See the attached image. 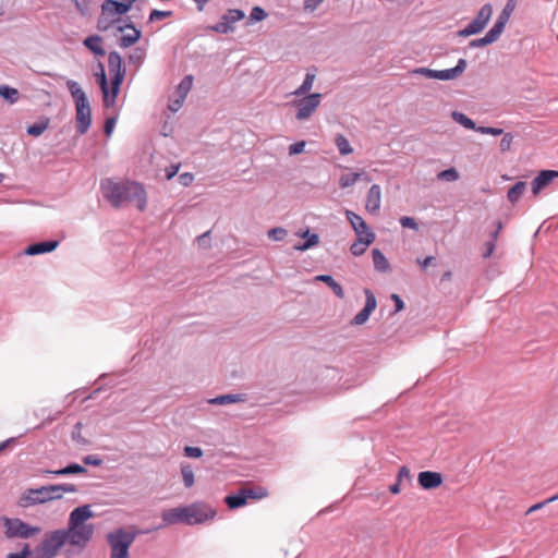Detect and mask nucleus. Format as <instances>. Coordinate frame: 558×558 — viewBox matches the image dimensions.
Here are the masks:
<instances>
[{"label": "nucleus", "instance_id": "1", "mask_svg": "<svg viewBox=\"0 0 558 558\" xmlns=\"http://www.w3.org/2000/svg\"><path fill=\"white\" fill-rule=\"evenodd\" d=\"M104 197L114 208H120L124 204L136 202L138 210L144 211L147 205V194L144 186L135 181L108 178L100 184Z\"/></svg>", "mask_w": 558, "mask_h": 558}, {"label": "nucleus", "instance_id": "2", "mask_svg": "<svg viewBox=\"0 0 558 558\" xmlns=\"http://www.w3.org/2000/svg\"><path fill=\"white\" fill-rule=\"evenodd\" d=\"M215 515V510L203 504L195 502L189 506H182L163 510L161 513V519L166 524L169 525L178 523L195 525L214 519Z\"/></svg>", "mask_w": 558, "mask_h": 558}, {"label": "nucleus", "instance_id": "3", "mask_svg": "<svg viewBox=\"0 0 558 558\" xmlns=\"http://www.w3.org/2000/svg\"><path fill=\"white\" fill-rule=\"evenodd\" d=\"M136 0H105L101 4V12L97 20V29L99 32H107L117 22L119 17L126 14L133 7Z\"/></svg>", "mask_w": 558, "mask_h": 558}, {"label": "nucleus", "instance_id": "4", "mask_svg": "<svg viewBox=\"0 0 558 558\" xmlns=\"http://www.w3.org/2000/svg\"><path fill=\"white\" fill-rule=\"evenodd\" d=\"M138 532L118 527L106 535L110 547V558H130V547L134 543Z\"/></svg>", "mask_w": 558, "mask_h": 558}, {"label": "nucleus", "instance_id": "5", "mask_svg": "<svg viewBox=\"0 0 558 558\" xmlns=\"http://www.w3.org/2000/svg\"><path fill=\"white\" fill-rule=\"evenodd\" d=\"M351 227L356 233V240L351 243V254L362 255L366 248L375 241V233L369 230L365 220L351 211Z\"/></svg>", "mask_w": 558, "mask_h": 558}, {"label": "nucleus", "instance_id": "6", "mask_svg": "<svg viewBox=\"0 0 558 558\" xmlns=\"http://www.w3.org/2000/svg\"><path fill=\"white\" fill-rule=\"evenodd\" d=\"M58 499H61V494H58L57 485L51 484L39 488H27L20 497L19 505L27 508Z\"/></svg>", "mask_w": 558, "mask_h": 558}, {"label": "nucleus", "instance_id": "7", "mask_svg": "<svg viewBox=\"0 0 558 558\" xmlns=\"http://www.w3.org/2000/svg\"><path fill=\"white\" fill-rule=\"evenodd\" d=\"M4 534L8 538H31L41 532L40 526L31 525L19 518H4Z\"/></svg>", "mask_w": 558, "mask_h": 558}, {"label": "nucleus", "instance_id": "8", "mask_svg": "<svg viewBox=\"0 0 558 558\" xmlns=\"http://www.w3.org/2000/svg\"><path fill=\"white\" fill-rule=\"evenodd\" d=\"M468 65L465 59H459L457 65L446 70H432L428 68H416L412 71L413 74H420L427 78L451 81L463 74Z\"/></svg>", "mask_w": 558, "mask_h": 558}, {"label": "nucleus", "instance_id": "9", "mask_svg": "<svg viewBox=\"0 0 558 558\" xmlns=\"http://www.w3.org/2000/svg\"><path fill=\"white\" fill-rule=\"evenodd\" d=\"M66 535V542L70 545L77 547L83 550L87 544L92 541L94 535V524H87L85 526H78L72 530L71 527L62 529Z\"/></svg>", "mask_w": 558, "mask_h": 558}, {"label": "nucleus", "instance_id": "10", "mask_svg": "<svg viewBox=\"0 0 558 558\" xmlns=\"http://www.w3.org/2000/svg\"><path fill=\"white\" fill-rule=\"evenodd\" d=\"M66 535L63 533L62 529L54 530L51 532H47L39 543L41 549L46 551V555H50L54 558L59 550L65 545Z\"/></svg>", "mask_w": 558, "mask_h": 558}, {"label": "nucleus", "instance_id": "11", "mask_svg": "<svg viewBox=\"0 0 558 558\" xmlns=\"http://www.w3.org/2000/svg\"><path fill=\"white\" fill-rule=\"evenodd\" d=\"M245 17L244 11L240 9H229L222 16L221 21L208 27V29L218 34H228L234 31L233 23Z\"/></svg>", "mask_w": 558, "mask_h": 558}, {"label": "nucleus", "instance_id": "12", "mask_svg": "<svg viewBox=\"0 0 558 558\" xmlns=\"http://www.w3.org/2000/svg\"><path fill=\"white\" fill-rule=\"evenodd\" d=\"M320 98L322 94L314 93L295 101V106L298 107L295 118L300 121L310 118L319 106Z\"/></svg>", "mask_w": 558, "mask_h": 558}, {"label": "nucleus", "instance_id": "13", "mask_svg": "<svg viewBox=\"0 0 558 558\" xmlns=\"http://www.w3.org/2000/svg\"><path fill=\"white\" fill-rule=\"evenodd\" d=\"M76 113V131L80 135H84L92 124V109L89 101L87 104L75 105Z\"/></svg>", "mask_w": 558, "mask_h": 558}, {"label": "nucleus", "instance_id": "14", "mask_svg": "<svg viewBox=\"0 0 558 558\" xmlns=\"http://www.w3.org/2000/svg\"><path fill=\"white\" fill-rule=\"evenodd\" d=\"M94 512L89 505H83L73 509L69 515L68 526L74 530L78 526H85L87 520L94 518Z\"/></svg>", "mask_w": 558, "mask_h": 558}, {"label": "nucleus", "instance_id": "15", "mask_svg": "<svg viewBox=\"0 0 558 558\" xmlns=\"http://www.w3.org/2000/svg\"><path fill=\"white\" fill-rule=\"evenodd\" d=\"M364 294L366 298L365 305H364L363 310L360 311L351 319V325H363L364 323H366L367 319L369 318L371 314L377 306V301H376L375 294L373 293L372 290H369L367 288L364 289Z\"/></svg>", "mask_w": 558, "mask_h": 558}, {"label": "nucleus", "instance_id": "16", "mask_svg": "<svg viewBox=\"0 0 558 558\" xmlns=\"http://www.w3.org/2000/svg\"><path fill=\"white\" fill-rule=\"evenodd\" d=\"M444 482L442 475L439 472L422 471L418 473L417 483L426 490L439 487Z\"/></svg>", "mask_w": 558, "mask_h": 558}, {"label": "nucleus", "instance_id": "17", "mask_svg": "<svg viewBox=\"0 0 558 558\" xmlns=\"http://www.w3.org/2000/svg\"><path fill=\"white\" fill-rule=\"evenodd\" d=\"M492 14L493 7L492 4L486 3L481 8L477 15L468 25L475 34H478L485 28V26L487 25L488 21L492 17Z\"/></svg>", "mask_w": 558, "mask_h": 558}, {"label": "nucleus", "instance_id": "18", "mask_svg": "<svg viewBox=\"0 0 558 558\" xmlns=\"http://www.w3.org/2000/svg\"><path fill=\"white\" fill-rule=\"evenodd\" d=\"M295 234L296 236L304 239L303 243H298L293 246L295 251L305 252L315 247L319 243V235L312 232L310 228L301 229Z\"/></svg>", "mask_w": 558, "mask_h": 558}, {"label": "nucleus", "instance_id": "19", "mask_svg": "<svg viewBox=\"0 0 558 558\" xmlns=\"http://www.w3.org/2000/svg\"><path fill=\"white\" fill-rule=\"evenodd\" d=\"M556 178H558L557 170H542L532 181V193L534 195H537L544 187L548 186Z\"/></svg>", "mask_w": 558, "mask_h": 558}, {"label": "nucleus", "instance_id": "20", "mask_svg": "<svg viewBox=\"0 0 558 558\" xmlns=\"http://www.w3.org/2000/svg\"><path fill=\"white\" fill-rule=\"evenodd\" d=\"M59 245L57 240H48L29 244L25 250L24 254L27 256H35L39 254H46L54 251Z\"/></svg>", "mask_w": 558, "mask_h": 558}, {"label": "nucleus", "instance_id": "21", "mask_svg": "<svg viewBox=\"0 0 558 558\" xmlns=\"http://www.w3.org/2000/svg\"><path fill=\"white\" fill-rule=\"evenodd\" d=\"M381 190L378 184H373L366 195L365 208L369 214H377L380 208Z\"/></svg>", "mask_w": 558, "mask_h": 558}, {"label": "nucleus", "instance_id": "22", "mask_svg": "<svg viewBox=\"0 0 558 558\" xmlns=\"http://www.w3.org/2000/svg\"><path fill=\"white\" fill-rule=\"evenodd\" d=\"M88 470L77 463H70L66 466L59 470H44L43 474L49 476H64V475H73V474H86Z\"/></svg>", "mask_w": 558, "mask_h": 558}, {"label": "nucleus", "instance_id": "23", "mask_svg": "<svg viewBox=\"0 0 558 558\" xmlns=\"http://www.w3.org/2000/svg\"><path fill=\"white\" fill-rule=\"evenodd\" d=\"M101 43L102 38L99 35H90L84 39L83 45L94 54L104 57L107 52L101 46Z\"/></svg>", "mask_w": 558, "mask_h": 558}, {"label": "nucleus", "instance_id": "24", "mask_svg": "<svg viewBox=\"0 0 558 558\" xmlns=\"http://www.w3.org/2000/svg\"><path fill=\"white\" fill-rule=\"evenodd\" d=\"M244 400H245V398H244V395H242V393H227V395H221V396H217L215 398L209 399L208 403H210L213 405H226V404L242 402Z\"/></svg>", "mask_w": 558, "mask_h": 558}, {"label": "nucleus", "instance_id": "25", "mask_svg": "<svg viewBox=\"0 0 558 558\" xmlns=\"http://www.w3.org/2000/svg\"><path fill=\"white\" fill-rule=\"evenodd\" d=\"M108 66L110 73H123L125 66L121 54L118 51H110L108 54Z\"/></svg>", "mask_w": 558, "mask_h": 558}, {"label": "nucleus", "instance_id": "26", "mask_svg": "<svg viewBox=\"0 0 558 558\" xmlns=\"http://www.w3.org/2000/svg\"><path fill=\"white\" fill-rule=\"evenodd\" d=\"M374 267L377 271L387 272L390 270V264L379 248L372 251Z\"/></svg>", "mask_w": 558, "mask_h": 558}, {"label": "nucleus", "instance_id": "27", "mask_svg": "<svg viewBox=\"0 0 558 558\" xmlns=\"http://www.w3.org/2000/svg\"><path fill=\"white\" fill-rule=\"evenodd\" d=\"M225 502L229 509H238L247 504L245 495L241 488L238 493L226 496Z\"/></svg>", "mask_w": 558, "mask_h": 558}, {"label": "nucleus", "instance_id": "28", "mask_svg": "<svg viewBox=\"0 0 558 558\" xmlns=\"http://www.w3.org/2000/svg\"><path fill=\"white\" fill-rule=\"evenodd\" d=\"M315 280L325 282L338 298H344L342 287L330 275H318Z\"/></svg>", "mask_w": 558, "mask_h": 558}, {"label": "nucleus", "instance_id": "29", "mask_svg": "<svg viewBox=\"0 0 558 558\" xmlns=\"http://www.w3.org/2000/svg\"><path fill=\"white\" fill-rule=\"evenodd\" d=\"M50 120L48 118H41L38 122L31 124L26 129V133L31 136H40L49 126Z\"/></svg>", "mask_w": 558, "mask_h": 558}, {"label": "nucleus", "instance_id": "30", "mask_svg": "<svg viewBox=\"0 0 558 558\" xmlns=\"http://www.w3.org/2000/svg\"><path fill=\"white\" fill-rule=\"evenodd\" d=\"M526 189V183L524 181H518L513 186H511L507 193V197L511 204H515L522 196Z\"/></svg>", "mask_w": 558, "mask_h": 558}, {"label": "nucleus", "instance_id": "31", "mask_svg": "<svg viewBox=\"0 0 558 558\" xmlns=\"http://www.w3.org/2000/svg\"><path fill=\"white\" fill-rule=\"evenodd\" d=\"M142 37L141 29H134L132 34H125L120 37L118 45L120 48L126 49L135 45Z\"/></svg>", "mask_w": 558, "mask_h": 558}, {"label": "nucleus", "instance_id": "32", "mask_svg": "<svg viewBox=\"0 0 558 558\" xmlns=\"http://www.w3.org/2000/svg\"><path fill=\"white\" fill-rule=\"evenodd\" d=\"M181 475L183 478L184 487L190 488L194 485L195 478H194V471L191 464L186 462H182L180 464Z\"/></svg>", "mask_w": 558, "mask_h": 558}, {"label": "nucleus", "instance_id": "33", "mask_svg": "<svg viewBox=\"0 0 558 558\" xmlns=\"http://www.w3.org/2000/svg\"><path fill=\"white\" fill-rule=\"evenodd\" d=\"M0 96L9 104H15L20 98V93L9 85H0Z\"/></svg>", "mask_w": 558, "mask_h": 558}, {"label": "nucleus", "instance_id": "34", "mask_svg": "<svg viewBox=\"0 0 558 558\" xmlns=\"http://www.w3.org/2000/svg\"><path fill=\"white\" fill-rule=\"evenodd\" d=\"M314 81L315 73L307 72L305 74L303 83L293 92V94L295 96H303L307 94L312 89Z\"/></svg>", "mask_w": 558, "mask_h": 558}, {"label": "nucleus", "instance_id": "35", "mask_svg": "<svg viewBox=\"0 0 558 558\" xmlns=\"http://www.w3.org/2000/svg\"><path fill=\"white\" fill-rule=\"evenodd\" d=\"M241 489H242V492L245 495L246 501L248 499L257 500V499L264 498V497H266L268 495L267 489L262 487V486H257V487H254V488L243 487Z\"/></svg>", "mask_w": 558, "mask_h": 558}, {"label": "nucleus", "instance_id": "36", "mask_svg": "<svg viewBox=\"0 0 558 558\" xmlns=\"http://www.w3.org/2000/svg\"><path fill=\"white\" fill-rule=\"evenodd\" d=\"M193 80L194 77L192 74L185 75L177 87V95L186 99L187 94L190 93L193 86Z\"/></svg>", "mask_w": 558, "mask_h": 558}, {"label": "nucleus", "instance_id": "37", "mask_svg": "<svg viewBox=\"0 0 558 558\" xmlns=\"http://www.w3.org/2000/svg\"><path fill=\"white\" fill-rule=\"evenodd\" d=\"M452 118L456 122L460 123L461 125H463L465 129H469V130H474L476 131V129L478 126H476L475 122L470 119L469 117H466L464 113L462 112H458V111H454L452 113Z\"/></svg>", "mask_w": 558, "mask_h": 558}, {"label": "nucleus", "instance_id": "38", "mask_svg": "<svg viewBox=\"0 0 558 558\" xmlns=\"http://www.w3.org/2000/svg\"><path fill=\"white\" fill-rule=\"evenodd\" d=\"M102 93V104L105 108H111L116 105L119 93H114L109 88V85L105 89H100Z\"/></svg>", "mask_w": 558, "mask_h": 558}, {"label": "nucleus", "instance_id": "39", "mask_svg": "<svg viewBox=\"0 0 558 558\" xmlns=\"http://www.w3.org/2000/svg\"><path fill=\"white\" fill-rule=\"evenodd\" d=\"M506 22L497 17L493 27L486 33L488 37L495 43L505 29Z\"/></svg>", "mask_w": 558, "mask_h": 558}, {"label": "nucleus", "instance_id": "40", "mask_svg": "<svg viewBox=\"0 0 558 558\" xmlns=\"http://www.w3.org/2000/svg\"><path fill=\"white\" fill-rule=\"evenodd\" d=\"M458 179H459V172L453 167L442 170L437 173V180H439V181L453 182V181H457Z\"/></svg>", "mask_w": 558, "mask_h": 558}, {"label": "nucleus", "instance_id": "41", "mask_svg": "<svg viewBox=\"0 0 558 558\" xmlns=\"http://www.w3.org/2000/svg\"><path fill=\"white\" fill-rule=\"evenodd\" d=\"M96 77V82L99 85L100 89H105L106 86H108V78L106 75L105 66L101 62H98L97 70L94 73Z\"/></svg>", "mask_w": 558, "mask_h": 558}, {"label": "nucleus", "instance_id": "42", "mask_svg": "<svg viewBox=\"0 0 558 558\" xmlns=\"http://www.w3.org/2000/svg\"><path fill=\"white\" fill-rule=\"evenodd\" d=\"M267 235L270 240L279 242L287 238L288 231L283 227H275L268 230Z\"/></svg>", "mask_w": 558, "mask_h": 558}, {"label": "nucleus", "instance_id": "43", "mask_svg": "<svg viewBox=\"0 0 558 558\" xmlns=\"http://www.w3.org/2000/svg\"><path fill=\"white\" fill-rule=\"evenodd\" d=\"M82 428H83V424L81 422H77L73 426V429H72V433H71V437L77 444H80L82 446H86V445L89 444V441L85 437L82 436Z\"/></svg>", "mask_w": 558, "mask_h": 558}, {"label": "nucleus", "instance_id": "44", "mask_svg": "<svg viewBox=\"0 0 558 558\" xmlns=\"http://www.w3.org/2000/svg\"><path fill=\"white\" fill-rule=\"evenodd\" d=\"M267 12L262 7L256 5L251 10L248 23L264 21L267 17Z\"/></svg>", "mask_w": 558, "mask_h": 558}, {"label": "nucleus", "instance_id": "45", "mask_svg": "<svg viewBox=\"0 0 558 558\" xmlns=\"http://www.w3.org/2000/svg\"><path fill=\"white\" fill-rule=\"evenodd\" d=\"M128 59L131 64H141L145 59V50L143 48L136 47L129 54Z\"/></svg>", "mask_w": 558, "mask_h": 558}, {"label": "nucleus", "instance_id": "46", "mask_svg": "<svg viewBox=\"0 0 558 558\" xmlns=\"http://www.w3.org/2000/svg\"><path fill=\"white\" fill-rule=\"evenodd\" d=\"M125 76V72L123 73H111V90L114 93H120L121 84L123 83Z\"/></svg>", "mask_w": 558, "mask_h": 558}, {"label": "nucleus", "instance_id": "47", "mask_svg": "<svg viewBox=\"0 0 558 558\" xmlns=\"http://www.w3.org/2000/svg\"><path fill=\"white\" fill-rule=\"evenodd\" d=\"M184 456L187 458L198 459L203 457L204 451L201 447L185 446L183 449Z\"/></svg>", "mask_w": 558, "mask_h": 558}, {"label": "nucleus", "instance_id": "48", "mask_svg": "<svg viewBox=\"0 0 558 558\" xmlns=\"http://www.w3.org/2000/svg\"><path fill=\"white\" fill-rule=\"evenodd\" d=\"M513 1L514 0H508L507 4L505 5V8L502 9L501 13L498 15V19L499 20H502L505 21L506 23H508L509 19H510V15L514 9V4H513Z\"/></svg>", "mask_w": 558, "mask_h": 558}, {"label": "nucleus", "instance_id": "49", "mask_svg": "<svg viewBox=\"0 0 558 558\" xmlns=\"http://www.w3.org/2000/svg\"><path fill=\"white\" fill-rule=\"evenodd\" d=\"M336 144L341 155H349V141L343 135L336 137Z\"/></svg>", "mask_w": 558, "mask_h": 558}, {"label": "nucleus", "instance_id": "50", "mask_svg": "<svg viewBox=\"0 0 558 558\" xmlns=\"http://www.w3.org/2000/svg\"><path fill=\"white\" fill-rule=\"evenodd\" d=\"M512 141H513V135L511 133H504V136L499 144L501 153H506V151L510 150Z\"/></svg>", "mask_w": 558, "mask_h": 558}, {"label": "nucleus", "instance_id": "51", "mask_svg": "<svg viewBox=\"0 0 558 558\" xmlns=\"http://www.w3.org/2000/svg\"><path fill=\"white\" fill-rule=\"evenodd\" d=\"M494 41L486 34L482 38L473 39L469 43V48H480L493 44Z\"/></svg>", "mask_w": 558, "mask_h": 558}, {"label": "nucleus", "instance_id": "52", "mask_svg": "<svg viewBox=\"0 0 558 558\" xmlns=\"http://www.w3.org/2000/svg\"><path fill=\"white\" fill-rule=\"evenodd\" d=\"M171 15H172V11L153 10L149 14V21L155 22V21L163 20Z\"/></svg>", "mask_w": 558, "mask_h": 558}, {"label": "nucleus", "instance_id": "53", "mask_svg": "<svg viewBox=\"0 0 558 558\" xmlns=\"http://www.w3.org/2000/svg\"><path fill=\"white\" fill-rule=\"evenodd\" d=\"M184 101H185V98L177 95V97L174 99H170L168 109L172 112H177L182 108Z\"/></svg>", "mask_w": 558, "mask_h": 558}, {"label": "nucleus", "instance_id": "54", "mask_svg": "<svg viewBox=\"0 0 558 558\" xmlns=\"http://www.w3.org/2000/svg\"><path fill=\"white\" fill-rule=\"evenodd\" d=\"M476 132H478L481 134H489V135H494V136H499V135L504 134L502 129L492 128V126H478L476 129Z\"/></svg>", "mask_w": 558, "mask_h": 558}, {"label": "nucleus", "instance_id": "55", "mask_svg": "<svg viewBox=\"0 0 558 558\" xmlns=\"http://www.w3.org/2000/svg\"><path fill=\"white\" fill-rule=\"evenodd\" d=\"M71 96L73 97L75 105L87 104L89 101L82 87L73 92Z\"/></svg>", "mask_w": 558, "mask_h": 558}, {"label": "nucleus", "instance_id": "56", "mask_svg": "<svg viewBox=\"0 0 558 558\" xmlns=\"http://www.w3.org/2000/svg\"><path fill=\"white\" fill-rule=\"evenodd\" d=\"M83 462L86 465L100 466L104 461L98 454H88L83 458Z\"/></svg>", "mask_w": 558, "mask_h": 558}, {"label": "nucleus", "instance_id": "57", "mask_svg": "<svg viewBox=\"0 0 558 558\" xmlns=\"http://www.w3.org/2000/svg\"><path fill=\"white\" fill-rule=\"evenodd\" d=\"M400 225L403 227V228H410L414 231H417L418 230V225L417 222L415 221L414 218L412 217H409V216H403L400 218Z\"/></svg>", "mask_w": 558, "mask_h": 558}, {"label": "nucleus", "instance_id": "58", "mask_svg": "<svg viewBox=\"0 0 558 558\" xmlns=\"http://www.w3.org/2000/svg\"><path fill=\"white\" fill-rule=\"evenodd\" d=\"M557 499H558V494L553 496V497H550V498H548V499H546V500H544V501H542V502H538V504H535V505L531 506L526 510L525 514H530V513H532L534 511H537V510L542 509L543 507H545L546 505H548V504H550V502H553V501H555Z\"/></svg>", "mask_w": 558, "mask_h": 558}, {"label": "nucleus", "instance_id": "59", "mask_svg": "<svg viewBox=\"0 0 558 558\" xmlns=\"http://www.w3.org/2000/svg\"><path fill=\"white\" fill-rule=\"evenodd\" d=\"M58 494H61V497L64 493H76L77 486L74 484L65 483V484H56Z\"/></svg>", "mask_w": 558, "mask_h": 558}, {"label": "nucleus", "instance_id": "60", "mask_svg": "<svg viewBox=\"0 0 558 558\" xmlns=\"http://www.w3.org/2000/svg\"><path fill=\"white\" fill-rule=\"evenodd\" d=\"M116 123H117L116 117H109L106 119L105 124H104V132L107 136H110L112 134Z\"/></svg>", "mask_w": 558, "mask_h": 558}, {"label": "nucleus", "instance_id": "61", "mask_svg": "<svg viewBox=\"0 0 558 558\" xmlns=\"http://www.w3.org/2000/svg\"><path fill=\"white\" fill-rule=\"evenodd\" d=\"M74 4H75V8L83 14V15H86L88 13V10H89V4H90V1L89 0H71Z\"/></svg>", "mask_w": 558, "mask_h": 558}, {"label": "nucleus", "instance_id": "62", "mask_svg": "<svg viewBox=\"0 0 558 558\" xmlns=\"http://www.w3.org/2000/svg\"><path fill=\"white\" fill-rule=\"evenodd\" d=\"M304 148H305L304 141L295 142L289 146V154L291 156L299 155L304 151Z\"/></svg>", "mask_w": 558, "mask_h": 558}, {"label": "nucleus", "instance_id": "63", "mask_svg": "<svg viewBox=\"0 0 558 558\" xmlns=\"http://www.w3.org/2000/svg\"><path fill=\"white\" fill-rule=\"evenodd\" d=\"M397 480L399 482H402L403 480L411 481V472H410V469L407 465H402L399 469L398 475H397Z\"/></svg>", "mask_w": 558, "mask_h": 558}, {"label": "nucleus", "instance_id": "64", "mask_svg": "<svg viewBox=\"0 0 558 558\" xmlns=\"http://www.w3.org/2000/svg\"><path fill=\"white\" fill-rule=\"evenodd\" d=\"M31 558H52L49 554L46 555V551L41 549L40 544H38L33 550Z\"/></svg>", "mask_w": 558, "mask_h": 558}]
</instances>
